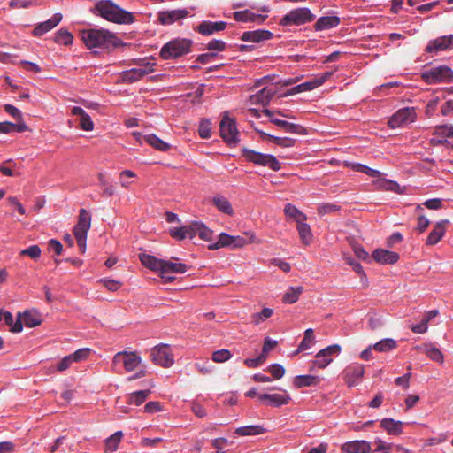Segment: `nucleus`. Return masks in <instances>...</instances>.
Masks as SVG:
<instances>
[{"label": "nucleus", "mask_w": 453, "mask_h": 453, "mask_svg": "<svg viewBox=\"0 0 453 453\" xmlns=\"http://www.w3.org/2000/svg\"><path fill=\"white\" fill-rule=\"evenodd\" d=\"M190 46L191 43L188 40H173L162 47L160 56L164 59L175 58L188 53Z\"/></svg>", "instance_id": "8"}, {"label": "nucleus", "mask_w": 453, "mask_h": 453, "mask_svg": "<svg viewBox=\"0 0 453 453\" xmlns=\"http://www.w3.org/2000/svg\"><path fill=\"white\" fill-rule=\"evenodd\" d=\"M220 135L223 141L230 147H236L240 142V134L236 122L234 119L228 117L227 112H225L220 122Z\"/></svg>", "instance_id": "6"}, {"label": "nucleus", "mask_w": 453, "mask_h": 453, "mask_svg": "<svg viewBox=\"0 0 453 453\" xmlns=\"http://www.w3.org/2000/svg\"><path fill=\"white\" fill-rule=\"evenodd\" d=\"M226 28L225 21H210L204 20L200 22V35H211L217 32L223 31Z\"/></svg>", "instance_id": "29"}, {"label": "nucleus", "mask_w": 453, "mask_h": 453, "mask_svg": "<svg viewBox=\"0 0 453 453\" xmlns=\"http://www.w3.org/2000/svg\"><path fill=\"white\" fill-rule=\"evenodd\" d=\"M112 363L114 366L136 368L141 365L142 358L137 352L120 351L114 356Z\"/></svg>", "instance_id": "14"}, {"label": "nucleus", "mask_w": 453, "mask_h": 453, "mask_svg": "<svg viewBox=\"0 0 453 453\" xmlns=\"http://www.w3.org/2000/svg\"><path fill=\"white\" fill-rule=\"evenodd\" d=\"M351 168L356 172L365 173L372 178H380L382 173L360 163L352 164Z\"/></svg>", "instance_id": "50"}, {"label": "nucleus", "mask_w": 453, "mask_h": 453, "mask_svg": "<svg viewBox=\"0 0 453 453\" xmlns=\"http://www.w3.org/2000/svg\"><path fill=\"white\" fill-rule=\"evenodd\" d=\"M143 140L150 144V146L154 147L156 150L160 151H166L170 146L165 142L159 139L155 134H148L143 136Z\"/></svg>", "instance_id": "45"}, {"label": "nucleus", "mask_w": 453, "mask_h": 453, "mask_svg": "<svg viewBox=\"0 0 453 453\" xmlns=\"http://www.w3.org/2000/svg\"><path fill=\"white\" fill-rule=\"evenodd\" d=\"M434 134L438 138L432 139L434 144H449L450 142L448 138H453V126H439L436 127Z\"/></svg>", "instance_id": "30"}, {"label": "nucleus", "mask_w": 453, "mask_h": 453, "mask_svg": "<svg viewBox=\"0 0 453 453\" xmlns=\"http://www.w3.org/2000/svg\"><path fill=\"white\" fill-rule=\"evenodd\" d=\"M81 37L88 49L100 48L111 50L121 45L116 35L106 29H87L81 33Z\"/></svg>", "instance_id": "1"}, {"label": "nucleus", "mask_w": 453, "mask_h": 453, "mask_svg": "<svg viewBox=\"0 0 453 453\" xmlns=\"http://www.w3.org/2000/svg\"><path fill=\"white\" fill-rule=\"evenodd\" d=\"M259 400H267L271 405L279 407L288 404L290 401V396L287 394H262L259 395Z\"/></svg>", "instance_id": "34"}, {"label": "nucleus", "mask_w": 453, "mask_h": 453, "mask_svg": "<svg viewBox=\"0 0 453 453\" xmlns=\"http://www.w3.org/2000/svg\"><path fill=\"white\" fill-rule=\"evenodd\" d=\"M214 232L208 228L203 223L200 222V239L210 242V243L213 242Z\"/></svg>", "instance_id": "61"}, {"label": "nucleus", "mask_w": 453, "mask_h": 453, "mask_svg": "<svg viewBox=\"0 0 453 453\" xmlns=\"http://www.w3.org/2000/svg\"><path fill=\"white\" fill-rule=\"evenodd\" d=\"M272 371V378L268 376H265L262 374H255L253 379L257 382H269L273 380H279L283 377L285 373V370H271Z\"/></svg>", "instance_id": "55"}, {"label": "nucleus", "mask_w": 453, "mask_h": 453, "mask_svg": "<svg viewBox=\"0 0 453 453\" xmlns=\"http://www.w3.org/2000/svg\"><path fill=\"white\" fill-rule=\"evenodd\" d=\"M273 38V33L269 30L257 29L244 32L241 39L245 42L258 43Z\"/></svg>", "instance_id": "22"}, {"label": "nucleus", "mask_w": 453, "mask_h": 453, "mask_svg": "<svg viewBox=\"0 0 453 453\" xmlns=\"http://www.w3.org/2000/svg\"><path fill=\"white\" fill-rule=\"evenodd\" d=\"M278 344L276 340H273L270 337H266L264 342L263 349L261 353L253 358H246L244 365L249 367H257L262 365L267 358L268 353L273 349Z\"/></svg>", "instance_id": "15"}, {"label": "nucleus", "mask_w": 453, "mask_h": 453, "mask_svg": "<svg viewBox=\"0 0 453 453\" xmlns=\"http://www.w3.org/2000/svg\"><path fill=\"white\" fill-rule=\"evenodd\" d=\"M55 42L58 44L69 45L73 42V35L65 29H59L54 38Z\"/></svg>", "instance_id": "54"}, {"label": "nucleus", "mask_w": 453, "mask_h": 453, "mask_svg": "<svg viewBox=\"0 0 453 453\" xmlns=\"http://www.w3.org/2000/svg\"><path fill=\"white\" fill-rule=\"evenodd\" d=\"M123 437V434L120 431L114 433L112 435L105 440V450L114 451L118 449V446Z\"/></svg>", "instance_id": "51"}, {"label": "nucleus", "mask_w": 453, "mask_h": 453, "mask_svg": "<svg viewBox=\"0 0 453 453\" xmlns=\"http://www.w3.org/2000/svg\"><path fill=\"white\" fill-rule=\"evenodd\" d=\"M313 342V330L311 328H308L304 332V336L298 346V350H306L310 349L312 346Z\"/></svg>", "instance_id": "57"}, {"label": "nucleus", "mask_w": 453, "mask_h": 453, "mask_svg": "<svg viewBox=\"0 0 453 453\" xmlns=\"http://www.w3.org/2000/svg\"><path fill=\"white\" fill-rule=\"evenodd\" d=\"M303 291V288L301 286L289 287L284 294L282 300L285 303H295L299 299V296Z\"/></svg>", "instance_id": "44"}, {"label": "nucleus", "mask_w": 453, "mask_h": 453, "mask_svg": "<svg viewBox=\"0 0 453 453\" xmlns=\"http://www.w3.org/2000/svg\"><path fill=\"white\" fill-rule=\"evenodd\" d=\"M169 234L178 240L181 241L188 237L193 239L196 235V231L192 226H183L180 227H172L169 229Z\"/></svg>", "instance_id": "32"}, {"label": "nucleus", "mask_w": 453, "mask_h": 453, "mask_svg": "<svg viewBox=\"0 0 453 453\" xmlns=\"http://www.w3.org/2000/svg\"><path fill=\"white\" fill-rule=\"evenodd\" d=\"M341 210V206L334 203H322L318 205V214L325 216L326 214L335 213Z\"/></svg>", "instance_id": "52"}, {"label": "nucleus", "mask_w": 453, "mask_h": 453, "mask_svg": "<svg viewBox=\"0 0 453 453\" xmlns=\"http://www.w3.org/2000/svg\"><path fill=\"white\" fill-rule=\"evenodd\" d=\"M150 357L154 365L168 368L174 364L172 349L167 344H158L150 349Z\"/></svg>", "instance_id": "9"}, {"label": "nucleus", "mask_w": 453, "mask_h": 453, "mask_svg": "<svg viewBox=\"0 0 453 453\" xmlns=\"http://www.w3.org/2000/svg\"><path fill=\"white\" fill-rule=\"evenodd\" d=\"M396 342L392 338H385L372 344L374 351L385 353L396 348Z\"/></svg>", "instance_id": "42"}, {"label": "nucleus", "mask_w": 453, "mask_h": 453, "mask_svg": "<svg viewBox=\"0 0 453 453\" xmlns=\"http://www.w3.org/2000/svg\"><path fill=\"white\" fill-rule=\"evenodd\" d=\"M148 74V70L134 67L123 73L122 79L127 82H134Z\"/></svg>", "instance_id": "39"}, {"label": "nucleus", "mask_w": 453, "mask_h": 453, "mask_svg": "<svg viewBox=\"0 0 453 453\" xmlns=\"http://www.w3.org/2000/svg\"><path fill=\"white\" fill-rule=\"evenodd\" d=\"M150 394V390H149V389L135 391L128 395L127 403L128 404L134 403V404L139 406L146 401V399L149 397Z\"/></svg>", "instance_id": "48"}, {"label": "nucleus", "mask_w": 453, "mask_h": 453, "mask_svg": "<svg viewBox=\"0 0 453 453\" xmlns=\"http://www.w3.org/2000/svg\"><path fill=\"white\" fill-rule=\"evenodd\" d=\"M453 47V35L440 36L428 42L426 50L430 53H437Z\"/></svg>", "instance_id": "19"}, {"label": "nucleus", "mask_w": 453, "mask_h": 453, "mask_svg": "<svg viewBox=\"0 0 453 453\" xmlns=\"http://www.w3.org/2000/svg\"><path fill=\"white\" fill-rule=\"evenodd\" d=\"M226 44L222 40H211L204 48H200V50H208L209 53L200 54V64L209 63L211 59L218 57L219 52H222L226 50Z\"/></svg>", "instance_id": "16"}, {"label": "nucleus", "mask_w": 453, "mask_h": 453, "mask_svg": "<svg viewBox=\"0 0 453 453\" xmlns=\"http://www.w3.org/2000/svg\"><path fill=\"white\" fill-rule=\"evenodd\" d=\"M232 355L228 349H222L212 353V360L217 363H222L231 358Z\"/></svg>", "instance_id": "59"}, {"label": "nucleus", "mask_w": 453, "mask_h": 453, "mask_svg": "<svg viewBox=\"0 0 453 453\" xmlns=\"http://www.w3.org/2000/svg\"><path fill=\"white\" fill-rule=\"evenodd\" d=\"M186 270H187V265L185 264L163 259L160 273H161L162 278H165L167 280H172L173 278L167 276V273H185Z\"/></svg>", "instance_id": "28"}, {"label": "nucleus", "mask_w": 453, "mask_h": 453, "mask_svg": "<svg viewBox=\"0 0 453 453\" xmlns=\"http://www.w3.org/2000/svg\"><path fill=\"white\" fill-rule=\"evenodd\" d=\"M364 375V370H348L343 374V379L349 387L357 384Z\"/></svg>", "instance_id": "46"}, {"label": "nucleus", "mask_w": 453, "mask_h": 453, "mask_svg": "<svg viewBox=\"0 0 453 453\" xmlns=\"http://www.w3.org/2000/svg\"><path fill=\"white\" fill-rule=\"evenodd\" d=\"M42 254V250L38 245H31L19 253L20 256H27L34 260H37Z\"/></svg>", "instance_id": "58"}, {"label": "nucleus", "mask_w": 453, "mask_h": 453, "mask_svg": "<svg viewBox=\"0 0 453 453\" xmlns=\"http://www.w3.org/2000/svg\"><path fill=\"white\" fill-rule=\"evenodd\" d=\"M275 93L276 90L274 88L265 87L262 89H260L257 94L251 95L250 96V104L267 105Z\"/></svg>", "instance_id": "25"}, {"label": "nucleus", "mask_w": 453, "mask_h": 453, "mask_svg": "<svg viewBox=\"0 0 453 453\" xmlns=\"http://www.w3.org/2000/svg\"><path fill=\"white\" fill-rule=\"evenodd\" d=\"M284 213L287 217L294 219L296 224L307 219L306 215L291 203H287L285 205Z\"/></svg>", "instance_id": "41"}, {"label": "nucleus", "mask_w": 453, "mask_h": 453, "mask_svg": "<svg viewBox=\"0 0 453 453\" xmlns=\"http://www.w3.org/2000/svg\"><path fill=\"white\" fill-rule=\"evenodd\" d=\"M91 353L92 350L88 348L80 349L74 353L62 358L57 368H68L73 363L87 360Z\"/></svg>", "instance_id": "18"}, {"label": "nucleus", "mask_w": 453, "mask_h": 453, "mask_svg": "<svg viewBox=\"0 0 453 453\" xmlns=\"http://www.w3.org/2000/svg\"><path fill=\"white\" fill-rule=\"evenodd\" d=\"M91 226V216L85 209L79 211L78 223L74 226L73 233L81 253L86 251L87 234Z\"/></svg>", "instance_id": "4"}, {"label": "nucleus", "mask_w": 453, "mask_h": 453, "mask_svg": "<svg viewBox=\"0 0 453 453\" xmlns=\"http://www.w3.org/2000/svg\"><path fill=\"white\" fill-rule=\"evenodd\" d=\"M320 380L321 378L318 375H299L294 378L293 384L296 388H301L303 387L316 386Z\"/></svg>", "instance_id": "35"}, {"label": "nucleus", "mask_w": 453, "mask_h": 453, "mask_svg": "<svg viewBox=\"0 0 453 453\" xmlns=\"http://www.w3.org/2000/svg\"><path fill=\"white\" fill-rule=\"evenodd\" d=\"M4 320L5 324L11 327V332L19 333L22 331L23 324L21 320V312L18 313V319L16 320V322H14L12 314L10 311H5V317Z\"/></svg>", "instance_id": "43"}, {"label": "nucleus", "mask_w": 453, "mask_h": 453, "mask_svg": "<svg viewBox=\"0 0 453 453\" xmlns=\"http://www.w3.org/2000/svg\"><path fill=\"white\" fill-rule=\"evenodd\" d=\"M341 353V347L338 344L330 345L321 349L315 357L317 368H326Z\"/></svg>", "instance_id": "13"}, {"label": "nucleus", "mask_w": 453, "mask_h": 453, "mask_svg": "<svg viewBox=\"0 0 453 453\" xmlns=\"http://www.w3.org/2000/svg\"><path fill=\"white\" fill-rule=\"evenodd\" d=\"M233 17L238 22H257L260 24L266 19L267 15L255 13L250 10H243L234 12Z\"/></svg>", "instance_id": "23"}, {"label": "nucleus", "mask_w": 453, "mask_h": 453, "mask_svg": "<svg viewBox=\"0 0 453 453\" xmlns=\"http://www.w3.org/2000/svg\"><path fill=\"white\" fill-rule=\"evenodd\" d=\"M331 72H326L315 76L311 80L291 88L286 95H295L305 91H311L324 84L332 75Z\"/></svg>", "instance_id": "12"}, {"label": "nucleus", "mask_w": 453, "mask_h": 453, "mask_svg": "<svg viewBox=\"0 0 453 453\" xmlns=\"http://www.w3.org/2000/svg\"><path fill=\"white\" fill-rule=\"evenodd\" d=\"M373 259L383 265H393L399 260V255L396 252L384 249H377L372 252Z\"/></svg>", "instance_id": "24"}, {"label": "nucleus", "mask_w": 453, "mask_h": 453, "mask_svg": "<svg viewBox=\"0 0 453 453\" xmlns=\"http://www.w3.org/2000/svg\"><path fill=\"white\" fill-rule=\"evenodd\" d=\"M416 117L413 107L402 108L388 119V125L390 128L395 129L414 122Z\"/></svg>", "instance_id": "11"}, {"label": "nucleus", "mask_w": 453, "mask_h": 453, "mask_svg": "<svg viewBox=\"0 0 453 453\" xmlns=\"http://www.w3.org/2000/svg\"><path fill=\"white\" fill-rule=\"evenodd\" d=\"M262 112L270 118V121L279 127L284 129L288 133L297 134H304L305 128L300 125L288 122L286 120H282L277 118H273L274 112L269 109H265Z\"/></svg>", "instance_id": "17"}, {"label": "nucleus", "mask_w": 453, "mask_h": 453, "mask_svg": "<svg viewBox=\"0 0 453 453\" xmlns=\"http://www.w3.org/2000/svg\"><path fill=\"white\" fill-rule=\"evenodd\" d=\"M71 112L78 117L79 126L82 130L92 131L94 129V123L90 116L82 108L73 106Z\"/></svg>", "instance_id": "27"}, {"label": "nucleus", "mask_w": 453, "mask_h": 453, "mask_svg": "<svg viewBox=\"0 0 453 453\" xmlns=\"http://www.w3.org/2000/svg\"><path fill=\"white\" fill-rule=\"evenodd\" d=\"M100 281L110 291H117L121 286V283L115 280L104 279L101 280Z\"/></svg>", "instance_id": "64"}, {"label": "nucleus", "mask_w": 453, "mask_h": 453, "mask_svg": "<svg viewBox=\"0 0 453 453\" xmlns=\"http://www.w3.org/2000/svg\"><path fill=\"white\" fill-rule=\"evenodd\" d=\"M265 432V429L261 426H246L235 430V433L241 436L257 435L264 434Z\"/></svg>", "instance_id": "49"}, {"label": "nucleus", "mask_w": 453, "mask_h": 453, "mask_svg": "<svg viewBox=\"0 0 453 453\" xmlns=\"http://www.w3.org/2000/svg\"><path fill=\"white\" fill-rule=\"evenodd\" d=\"M273 309L264 308L260 312L254 313L251 316V321L254 325L257 326L260 323L264 322L265 319H269L273 315Z\"/></svg>", "instance_id": "56"}, {"label": "nucleus", "mask_w": 453, "mask_h": 453, "mask_svg": "<svg viewBox=\"0 0 453 453\" xmlns=\"http://www.w3.org/2000/svg\"><path fill=\"white\" fill-rule=\"evenodd\" d=\"M62 19L60 13H55L50 19L46 21L41 22L34 28L32 34L34 36H42L50 30L57 27Z\"/></svg>", "instance_id": "20"}, {"label": "nucleus", "mask_w": 453, "mask_h": 453, "mask_svg": "<svg viewBox=\"0 0 453 453\" xmlns=\"http://www.w3.org/2000/svg\"><path fill=\"white\" fill-rule=\"evenodd\" d=\"M139 258L142 264L147 268L161 273L163 259L145 253L139 254Z\"/></svg>", "instance_id": "37"}, {"label": "nucleus", "mask_w": 453, "mask_h": 453, "mask_svg": "<svg viewBox=\"0 0 453 453\" xmlns=\"http://www.w3.org/2000/svg\"><path fill=\"white\" fill-rule=\"evenodd\" d=\"M315 19L309 8H296L288 12L280 20V26H300L312 21Z\"/></svg>", "instance_id": "7"}, {"label": "nucleus", "mask_w": 453, "mask_h": 453, "mask_svg": "<svg viewBox=\"0 0 453 453\" xmlns=\"http://www.w3.org/2000/svg\"><path fill=\"white\" fill-rule=\"evenodd\" d=\"M94 13L99 15L107 21L117 24H132L134 22V16L111 0H100L94 7Z\"/></svg>", "instance_id": "2"}, {"label": "nucleus", "mask_w": 453, "mask_h": 453, "mask_svg": "<svg viewBox=\"0 0 453 453\" xmlns=\"http://www.w3.org/2000/svg\"><path fill=\"white\" fill-rule=\"evenodd\" d=\"M212 124L209 119L200 120V137L209 138L211 136Z\"/></svg>", "instance_id": "60"}, {"label": "nucleus", "mask_w": 453, "mask_h": 453, "mask_svg": "<svg viewBox=\"0 0 453 453\" xmlns=\"http://www.w3.org/2000/svg\"><path fill=\"white\" fill-rule=\"evenodd\" d=\"M427 356L438 364H441L443 361V355L439 349L435 347L429 348L427 349Z\"/></svg>", "instance_id": "62"}, {"label": "nucleus", "mask_w": 453, "mask_h": 453, "mask_svg": "<svg viewBox=\"0 0 453 453\" xmlns=\"http://www.w3.org/2000/svg\"><path fill=\"white\" fill-rule=\"evenodd\" d=\"M186 10H171L158 12V21L162 25H171L175 21L184 19L188 16Z\"/></svg>", "instance_id": "21"}, {"label": "nucleus", "mask_w": 453, "mask_h": 453, "mask_svg": "<svg viewBox=\"0 0 453 453\" xmlns=\"http://www.w3.org/2000/svg\"><path fill=\"white\" fill-rule=\"evenodd\" d=\"M249 242L240 235H230L226 233H220L215 242L209 243L208 250H214L221 248H229L232 250L242 248Z\"/></svg>", "instance_id": "10"}, {"label": "nucleus", "mask_w": 453, "mask_h": 453, "mask_svg": "<svg viewBox=\"0 0 453 453\" xmlns=\"http://www.w3.org/2000/svg\"><path fill=\"white\" fill-rule=\"evenodd\" d=\"M210 202L222 213L228 216L234 214V209L228 199L223 196L217 195L210 199Z\"/></svg>", "instance_id": "33"}, {"label": "nucleus", "mask_w": 453, "mask_h": 453, "mask_svg": "<svg viewBox=\"0 0 453 453\" xmlns=\"http://www.w3.org/2000/svg\"><path fill=\"white\" fill-rule=\"evenodd\" d=\"M49 250H53L56 255L60 256L63 252V245L56 239H50L48 242Z\"/></svg>", "instance_id": "63"}, {"label": "nucleus", "mask_w": 453, "mask_h": 453, "mask_svg": "<svg viewBox=\"0 0 453 453\" xmlns=\"http://www.w3.org/2000/svg\"><path fill=\"white\" fill-rule=\"evenodd\" d=\"M257 132H258L263 136L268 137L272 142H273L275 144H277L280 147L287 148V147H291L294 145L293 139H290L288 137L281 138V137L274 136V135H272V134H266L265 132L258 131V130H257Z\"/></svg>", "instance_id": "53"}, {"label": "nucleus", "mask_w": 453, "mask_h": 453, "mask_svg": "<svg viewBox=\"0 0 453 453\" xmlns=\"http://www.w3.org/2000/svg\"><path fill=\"white\" fill-rule=\"evenodd\" d=\"M297 231L303 243L305 245L310 244L312 239V233L310 226L304 221H302L297 224Z\"/></svg>", "instance_id": "47"}, {"label": "nucleus", "mask_w": 453, "mask_h": 453, "mask_svg": "<svg viewBox=\"0 0 453 453\" xmlns=\"http://www.w3.org/2000/svg\"><path fill=\"white\" fill-rule=\"evenodd\" d=\"M22 324L27 327H35L42 323L40 315L35 311H26L21 313Z\"/></svg>", "instance_id": "40"}, {"label": "nucleus", "mask_w": 453, "mask_h": 453, "mask_svg": "<svg viewBox=\"0 0 453 453\" xmlns=\"http://www.w3.org/2000/svg\"><path fill=\"white\" fill-rule=\"evenodd\" d=\"M340 19L337 16L320 17L314 25L317 31L331 29L339 25Z\"/></svg>", "instance_id": "36"}, {"label": "nucleus", "mask_w": 453, "mask_h": 453, "mask_svg": "<svg viewBox=\"0 0 453 453\" xmlns=\"http://www.w3.org/2000/svg\"><path fill=\"white\" fill-rule=\"evenodd\" d=\"M403 422L395 421L393 418H384L380 421V426L392 435L401 434L403 433Z\"/></svg>", "instance_id": "38"}, {"label": "nucleus", "mask_w": 453, "mask_h": 453, "mask_svg": "<svg viewBox=\"0 0 453 453\" xmlns=\"http://www.w3.org/2000/svg\"><path fill=\"white\" fill-rule=\"evenodd\" d=\"M242 156L250 163L256 165L268 167L275 172L280 171L281 168L280 162L272 154H265L247 148H242Z\"/></svg>", "instance_id": "3"}, {"label": "nucleus", "mask_w": 453, "mask_h": 453, "mask_svg": "<svg viewBox=\"0 0 453 453\" xmlns=\"http://www.w3.org/2000/svg\"><path fill=\"white\" fill-rule=\"evenodd\" d=\"M342 451L345 453H370L371 445L366 441H352L342 445Z\"/></svg>", "instance_id": "26"}, {"label": "nucleus", "mask_w": 453, "mask_h": 453, "mask_svg": "<svg viewBox=\"0 0 453 453\" xmlns=\"http://www.w3.org/2000/svg\"><path fill=\"white\" fill-rule=\"evenodd\" d=\"M449 221L447 219L441 220L436 223V225L434 226L433 230L430 232V234L427 236L426 239V244L427 245H435L438 243L441 239L445 234V224H448Z\"/></svg>", "instance_id": "31"}, {"label": "nucleus", "mask_w": 453, "mask_h": 453, "mask_svg": "<svg viewBox=\"0 0 453 453\" xmlns=\"http://www.w3.org/2000/svg\"><path fill=\"white\" fill-rule=\"evenodd\" d=\"M421 78L426 84L449 83L453 81V70L448 65H438L422 72Z\"/></svg>", "instance_id": "5"}]
</instances>
